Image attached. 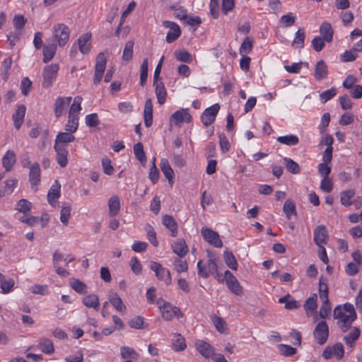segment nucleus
<instances>
[{
  "mask_svg": "<svg viewBox=\"0 0 362 362\" xmlns=\"http://www.w3.org/2000/svg\"><path fill=\"white\" fill-rule=\"evenodd\" d=\"M70 33L69 28L64 23H55L52 27L54 42L59 47H64L69 40Z\"/></svg>",
  "mask_w": 362,
  "mask_h": 362,
  "instance_id": "1",
  "label": "nucleus"
},
{
  "mask_svg": "<svg viewBox=\"0 0 362 362\" xmlns=\"http://www.w3.org/2000/svg\"><path fill=\"white\" fill-rule=\"evenodd\" d=\"M59 71V65L57 64H51L45 67L42 73L43 88H48L51 87L57 78Z\"/></svg>",
  "mask_w": 362,
  "mask_h": 362,
  "instance_id": "2",
  "label": "nucleus"
},
{
  "mask_svg": "<svg viewBox=\"0 0 362 362\" xmlns=\"http://www.w3.org/2000/svg\"><path fill=\"white\" fill-rule=\"evenodd\" d=\"M150 268L155 272L156 276L160 281H164L165 285H170L172 279L168 269L163 267L161 264L157 262H151Z\"/></svg>",
  "mask_w": 362,
  "mask_h": 362,
  "instance_id": "3",
  "label": "nucleus"
},
{
  "mask_svg": "<svg viewBox=\"0 0 362 362\" xmlns=\"http://www.w3.org/2000/svg\"><path fill=\"white\" fill-rule=\"evenodd\" d=\"M107 64V57L103 52L98 54L95 65V74L93 83L95 85L98 84L103 76Z\"/></svg>",
  "mask_w": 362,
  "mask_h": 362,
  "instance_id": "4",
  "label": "nucleus"
},
{
  "mask_svg": "<svg viewBox=\"0 0 362 362\" xmlns=\"http://www.w3.org/2000/svg\"><path fill=\"white\" fill-rule=\"evenodd\" d=\"M163 317H180L182 315L180 310L170 303L159 298L156 302Z\"/></svg>",
  "mask_w": 362,
  "mask_h": 362,
  "instance_id": "5",
  "label": "nucleus"
},
{
  "mask_svg": "<svg viewBox=\"0 0 362 362\" xmlns=\"http://www.w3.org/2000/svg\"><path fill=\"white\" fill-rule=\"evenodd\" d=\"M201 233L203 238L214 247L220 248L223 246L222 240L217 232L209 228H202Z\"/></svg>",
  "mask_w": 362,
  "mask_h": 362,
  "instance_id": "6",
  "label": "nucleus"
},
{
  "mask_svg": "<svg viewBox=\"0 0 362 362\" xmlns=\"http://www.w3.org/2000/svg\"><path fill=\"white\" fill-rule=\"evenodd\" d=\"M192 116L188 108H182L175 112L170 117L169 122L171 126L177 125L180 123H189L192 121Z\"/></svg>",
  "mask_w": 362,
  "mask_h": 362,
  "instance_id": "7",
  "label": "nucleus"
},
{
  "mask_svg": "<svg viewBox=\"0 0 362 362\" xmlns=\"http://www.w3.org/2000/svg\"><path fill=\"white\" fill-rule=\"evenodd\" d=\"M220 106L216 103L207 107L201 115V121L205 127L211 125L216 119V117L219 111Z\"/></svg>",
  "mask_w": 362,
  "mask_h": 362,
  "instance_id": "8",
  "label": "nucleus"
},
{
  "mask_svg": "<svg viewBox=\"0 0 362 362\" xmlns=\"http://www.w3.org/2000/svg\"><path fill=\"white\" fill-rule=\"evenodd\" d=\"M314 337L320 345L324 344L329 336V327L325 321L320 322L314 329Z\"/></svg>",
  "mask_w": 362,
  "mask_h": 362,
  "instance_id": "9",
  "label": "nucleus"
},
{
  "mask_svg": "<svg viewBox=\"0 0 362 362\" xmlns=\"http://www.w3.org/2000/svg\"><path fill=\"white\" fill-rule=\"evenodd\" d=\"M163 25L165 28H169V31L166 35V42L168 43L173 42L180 36L181 30L176 23L170 21H164Z\"/></svg>",
  "mask_w": 362,
  "mask_h": 362,
  "instance_id": "10",
  "label": "nucleus"
},
{
  "mask_svg": "<svg viewBox=\"0 0 362 362\" xmlns=\"http://www.w3.org/2000/svg\"><path fill=\"white\" fill-rule=\"evenodd\" d=\"M224 276L228 289L237 296L240 295L242 293V286L236 277L228 270L224 272Z\"/></svg>",
  "mask_w": 362,
  "mask_h": 362,
  "instance_id": "11",
  "label": "nucleus"
},
{
  "mask_svg": "<svg viewBox=\"0 0 362 362\" xmlns=\"http://www.w3.org/2000/svg\"><path fill=\"white\" fill-rule=\"evenodd\" d=\"M218 261L209 262L208 266H203L202 261L199 260L197 262L198 275L202 278L206 279L209 276L210 273L216 272L218 270Z\"/></svg>",
  "mask_w": 362,
  "mask_h": 362,
  "instance_id": "12",
  "label": "nucleus"
},
{
  "mask_svg": "<svg viewBox=\"0 0 362 362\" xmlns=\"http://www.w3.org/2000/svg\"><path fill=\"white\" fill-rule=\"evenodd\" d=\"M195 347L197 351L205 358H210L214 355V348L204 340H197L195 341Z\"/></svg>",
  "mask_w": 362,
  "mask_h": 362,
  "instance_id": "13",
  "label": "nucleus"
},
{
  "mask_svg": "<svg viewBox=\"0 0 362 362\" xmlns=\"http://www.w3.org/2000/svg\"><path fill=\"white\" fill-rule=\"evenodd\" d=\"M72 98L58 97L54 103V115L57 118L62 117L66 112V107L69 105Z\"/></svg>",
  "mask_w": 362,
  "mask_h": 362,
  "instance_id": "14",
  "label": "nucleus"
},
{
  "mask_svg": "<svg viewBox=\"0 0 362 362\" xmlns=\"http://www.w3.org/2000/svg\"><path fill=\"white\" fill-rule=\"evenodd\" d=\"M54 150L56 152V160L61 168H65L68 164L69 152L66 147L54 144Z\"/></svg>",
  "mask_w": 362,
  "mask_h": 362,
  "instance_id": "15",
  "label": "nucleus"
},
{
  "mask_svg": "<svg viewBox=\"0 0 362 362\" xmlns=\"http://www.w3.org/2000/svg\"><path fill=\"white\" fill-rule=\"evenodd\" d=\"M91 37L90 33H86L81 35L77 40L78 49L83 54H86L90 51L92 47Z\"/></svg>",
  "mask_w": 362,
  "mask_h": 362,
  "instance_id": "16",
  "label": "nucleus"
},
{
  "mask_svg": "<svg viewBox=\"0 0 362 362\" xmlns=\"http://www.w3.org/2000/svg\"><path fill=\"white\" fill-rule=\"evenodd\" d=\"M61 195V185L58 180H55L51 186L47 194V201L50 205L54 206L57 199Z\"/></svg>",
  "mask_w": 362,
  "mask_h": 362,
  "instance_id": "17",
  "label": "nucleus"
},
{
  "mask_svg": "<svg viewBox=\"0 0 362 362\" xmlns=\"http://www.w3.org/2000/svg\"><path fill=\"white\" fill-rule=\"evenodd\" d=\"M328 239L327 230L325 226L320 225L318 226L314 230V241L315 243L319 246L322 247L323 244L327 243Z\"/></svg>",
  "mask_w": 362,
  "mask_h": 362,
  "instance_id": "18",
  "label": "nucleus"
},
{
  "mask_svg": "<svg viewBox=\"0 0 362 362\" xmlns=\"http://www.w3.org/2000/svg\"><path fill=\"white\" fill-rule=\"evenodd\" d=\"M74 133V132H69V131L58 133L54 140V144L66 147L67 144L75 141L76 138L73 135Z\"/></svg>",
  "mask_w": 362,
  "mask_h": 362,
  "instance_id": "19",
  "label": "nucleus"
},
{
  "mask_svg": "<svg viewBox=\"0 0 362 362\" xmlns=\"http://www.w3.org/2000/svg\"><path fill=\"white\" fill-rule=\"evenodd\" d=\"M173 252L177 255V257H184L188 252V247L183 239H178L172 244Z\"/></svg>",
  "mask_w": 362,
  "mask_h": 362,
  "instance_id": "20",
  "label": "nucleus"
},
{
  "mask_svg": "<svg viewBox=\"0 0 362 362\" xmlns=\"http://www.w3.org/2000/svg\"><path fill=\"white\" fill-rule=\"evenodd\" d=\"M29 181L32 187L38 186L40 182V169L37 163H33L30 168Z\"/></svg>",
  "mask_w": 362,
  "mask_h": 362,
  "instance_id": "21",
  "label": "nucleus"
},
{
  "mask_svg": "<svg viewBox=\"0 0 362 362\" xmlns=\"http://www.w3.org/2000/svg\"><path fill=\"white\" fill-rule=\"evenodd\" d=\"M328 67L325 61L320 60L317 62L315 67V78L317 81H321L327 77Z\"/></svg>",
  "mask_w": 362,
  "mask_h": 362,
  "instance_id": "22",
  "label": "nucleus"
},
{
  "mask_svg": "<svg viewBox=\"0 0 362 362\" xmlns=\"http://www.w3.org/2000/svg\"><path fill=\"white\" fill-rule=\"evenodd\" d=\"M25 111V106L24 105H20L18 106L16 111L12 115L14 126L17 129L21 128L24 121Z\"/></svg>",
  "mask_w": 362,
  "mask_h": 362,
  "instance_id": "23",
  "label": "nucleus"
},
{
  "mask_svg": "<svg viewBox=\"0 0 362 362\" xmlns=\"http://www.w3.org/2000/svg\"><path fill=\"white\" fill-rule=\"evenodd\" d=\"M16 161V155L14 151L8 150L2 158V165L6 172L12 170Z\"/></svg>",
  "mask_w": 362,
  "mask_h": 362,
  "instance_id": "24",
  "label": "nucleus"
},
{
  "mask_svg": "<svg viewBox=\"0 0 362 362\" xmlns=\"http://www.w3.org/2000/svg\"><path fill=\"white\" fill-rule=\"evenodd\" d=\"M144 124L146 127H149L153 124V103L151 99L148 98L145 102L144 110Z\"/></svg>",
  "mask_w": 362,
  "mask_h": 362,
  "instance_id": "25",
  "label": "nucleus"
},
{
  "mask_svg": "<svg viewBox=\"0 0 362 362\" xmlns=\"http://www.w3.org/2000/svg\"><path fill=\"white\" fill-rule=\"evenodd\" d=\"M321 37L327 42H331L333 39L334 31L331 24L327 21L323 22L320 27Z\"/></svg>",
  "mask_w": 362,
  "mask_h": 362,
  "instance_id": "26",
  "label": "nucleus"
},
{
  "mask_svg": "<svg viewBox=\"0 0 362 362\" xmlns=\"http://www.w3.org/2000/svg\"><path fill=\"white\" fill-rule=\"evenodd\" d=\"M121 204L118 196H112L108 200V213L110 217L116 216L120 210Z\"/></svg>",
  "mask_w": 362,
  "mask_h": 362,
  "instance_id": "27",
  "label": "nucleus"
},
{
  "mask_svg": "<svg viewBox=\"0 0 362 362\" xmlns=\"http://www.w3.org/2000/svg\"><path fill=\"white\" fill-rule=\"evenodd\" d=\"M163 224L170 231V235L175 237L177 234V223L173 216L164 215L162 218Z\"/></svg>",
  "mask_w": 362,
  "mask_h": 362,
  "instance_id": "28",
  "label": "nucleus"
},
{
  "mask_svg": "<svg viewBox=\"0 0 362 362\" xmlns=\"http://www.w3.org/2000/svg\"><path fill=\"white\" fill-rule=\"evenodd\" d=\"M317 296L316 293H313L311 296L306 299L304 303L303 307L308 315L315 313L317 304Z\"/></svg>",
  "mask_w": 362,
  "mask_h": 362,
  "instance_id": "29",
  "label": "nucleus"
},
{
  "mask_svg": "<svg viewBox=\"0 0 362 362\" xmlns=\"http://www.w3.org/2000/svg\"><path fill=\"white\" fill-rule=\"evenodd\" d=\"M161 171L164 176L168 180L169 183L173 182L174 178V172L170 167L168 160L166 158H162L160 163Z\"/></svg>",
  "mask_w": 362,
  "mask_h": 362,
  "instance_id": "30",
  "label": "nucleus"
},
{
  "mask_svg": "<svg viewBox=\"0 0 362 362\" xmlns=\"http://www.w3.org/2000/svg\"><path fill=\"white\" fill-rule=\"evenodd\" d=\"M153 85L156 86L155 93L158 103L160 105L164 104L166 100L167 92L163 83L157 81L156 83H153Z\"/></svg>",
  "mask_w": 362,
  "mask_h": 362,
  "instance_id": "31",
  "label": "nucleus"
},
{
  "mask_svg": "<svg viewBox=\"0 0 362 362\" xmlns=\"http://www.w3.org/2000/svg\"><path fill=\"white\" fill-rule=\"evenodd\" d=\"M57 45L56 43L52 42V44L45 45L43 48V62L47 63L49 62L55 55Z\"/></svg>",
  "mask_w": 362,
  "mask_h": 362,
  "instance_id": "32",
  "label": "nucleus"
},
{
  "mask_svg": "<svg viewBox=\"0 0 362 362\" xmlns=\"http://www.w3.org/2000/svg\"><path fill=\"white\" fill-rule=\"evenodd\" d=\"M359 335V329L354 327L349 334L344 337V340L348 346L352 348L355 344V341L358 339Z\"/></svg>",
  "mask_w": 362,
  "mask_h": 362,
  "instance_id": "33",
  "label": "nucleus"
},
{
  "mask_svg": "<svg viewBox=\"0 0 362 362\" xmlns=\"http://www.w3.org/2000/svg\"><path fill=\"white\" fill-rule=\"evenodd\" d=\"M39 349L45 354H52L54 352L52 341L47 338H42L39 341Z\"/></svg>",
  "mask_w": 362,
  "mask_h": 362,
  "instance_id": "34",
  "label": "nucleus"
},
{
  "mask_svg": "<svg viewBox=\"0 0 362 362\" xmlns=\"http://www.w3.org/2000/svg\"><path fill=\"white\" fill-rule=\"evenodd\" d=\"M276 141L286 146H296L299 143V139L296 135L288 134L277 137Z\"/></svg>",
  "mask_w": 362,
  "mask_h": 362,
  "instance_id": "35",
  "label": "nucleus"
},
{
  "mask_svg": "<svg viewBox=\"0 0 362 362\" xmlns=\"http://www.w3.org/2000/svg\"><path fill=\"white\" fill-rule=\"evenodd\" d=\"M79 116L69 114L67 122L65 124V130L69 132H76L78 128Z\"/></svg>",
  "mask_w": 362,
  "mask_h": 362,
  "instance_id": "36",
  "label": "nucleus"
},
{
  "mask_svg": "<svg viewBox=\"0 0 362 362\" xmlns=\"http://www.w3.org/2000/svg\"><path fill=\"white\" fill-rule=\"evenodd\" d=\"M83 304L90 308L98 310L100 308V303L98 296L95 294H89L83 298Z\"/></svg>",
  "mask_w": 362,
  "mask_h": 362,
  "instance_id": "37",
  "label": "nucleus"
},
{
  "mask_svg": "<svg viewBox=\"0 0 362 362\" xmlns=\"http://www.w3.org/2000/svg\"><path fill=\"white\" fill-rule=\"evenodd\" d=\"M305 39V32L304 29L299 28L295 34V37L293 40L292 45L301 49L304 47Z\"/></svg>",
  "mask_w": 362,
  "mask_h": 362,
  "instance_id": "38",
  "label": "nucleus"
},
{
  "mask_svg": "<svg viewBox=\"0 0 362 362\" xmlns=\"http://www.w3.org/2000/svg\"><path fill=\"white\" fill-rule=\"evenodd\" d=\"M133 150L136 159L141 163V164L144 165L146 161V158L142 144L138 142L137 144H134Z\"/></svg>",
  "mask_w": 362,
  "mask_h": 362,
  "instance_id": "39",
  "label": "nucleus"
},
{
  "mask_svg": "<svg viewBox=\"0 0 362 362\" xmlns=\"http://www.w3.org/2000/svg\"><path fill=\"white\" fill-rule=\"evenodd\" d=\"M319 295L322 300L327 301L328 298V286L327 281L323 276L319 279Z\"/></svg>",
  "mask_w": 362,
  "mask_h": 362,
  "instance_id": "40",
  "label": "nucleus"
},
{
  "mask_svg": "<svg viewBox=\"0 0 362 362\" xmlns=\"http://www.w3.org/2000/svg\"><path fill=\"white\" fill-rule=\"evenodd\" d=\"M283 211L288 219H290L292 215L296 216V204L294 202L290 199H287L284 204Z\"/></svg>",
  "mask_w": 362,
  "mask_h": 362,
  "instance_id": "41",
  "label": "nucleus"
},
{
  "mask_svg": "<svg viewBox=\"0 0 362 362\" xmlns=\"http://www.w3.org/2000/svg\"><path fill=\"white\" fill-rule=\"evenodd\" d=\"M175 337L176 339L172 343L173 349L175 351H184L187 347L185 338L180 334H177Z\"/></svg>",
  "mask_w": 362,
  "mask_h": 362,
  "instance_id": "42",
  "label": "nucleus"
},
{
  "mask_svg": "<svg viewBox=\"0 0 362 362\" xmlns=\"http://www.w3.org/2000/svg\"><path fill=\"white\" fill-rule=\"evenodd\" d=\"M286 170L292 174H298L300 172L299 165L293 159L287 157L283 158Z\"/></svg>",
  "mask_w": 362,
  "mask_h": 362,
  "instance_id": "43",
  "label": "nucleus"
},
{
  "mask_svg": "<svg viewBox=\"0 0 362 362\" xmlns=\"http://www.w3.org/2000/svg\"><path fill=\"white\" fill-rule=\"evenodd\" d=\"M252 47L253 40L248 36L246 37L239 48L240 54L243 56V54L250 53L252 49Z\"/></svg>",
  "mask_w": 362,
  "mask_h": 362,
  "instance_id": "44",
  "label": "nucleus"
},
{
  "mask_svg": "<svg viewBox=\"0 0 362 362\" xmlns=\"http://www.w3.org/2000/svg\"><path fill=\"white\" fill-rule=\"evenodd\" d=\"M355 195L354 189H349L341 193L340 202L345 206H350L352 204L351 199Z\"/></svg>",
  "mask_w": 362,
  "mask_h": 362,
  "instance_id": "45",
  "label": "nucleus"
},
{
  "mask_svg": "<svg viewBox=\"0 0 362 362\" xmlns=\"http://www.w3.org/2000/svg\"><path fill=\"white\" fill-rule=\"evenodd\" d=\"M82 100H83V98L81 96H76L74 98L73 103L71 104V105L69 108V115L78 116L80 112L82 110V107H81Z\"/></svg>",
  "mask_w": 362,
  "mask_h": 362,
  "instance_id": "46",
  "label": "nucleus"
},
{
  "mask_svg": "<svg viewBox=\"0 0 362 362\" xmlns=\"http://www.w3.org/2000/svg\"><path fill=\"white\" fill-rule=\"evenodd\" d=\"M223 258L226 265L232 270L238 269V262L233 254L231 252L225 251Z\"/></svg>",
  "mask_w": 362,
  "mask_h": 362,
  "instance_id": "47",
  "label": "nucleus"
},
{
  "mask_svg": "<svg viewBox=\"0 0 362 362\" xmlns=\"http://www.w3.org/2000/svg\"><path fill=\"white\" fill-rule=\"evenodd\" d=\"M173 266L178 273L186 272L188 270V263L182 257H176L173 261Z\"/></svg>",
  "mask_w": 362,
  "mask_h": 362,
  "instance_id": "48",
  "label": "nucleus"
},
{
  "mask_svg": "<svg viewBox=\"0 0 362 362\" xmlns=\"http://www.w3.org/2000/svg\"><path fill=\"white\" fill-rule=\"evenodd\" d=\"M110 301L117 311L122 314L124 313L126 306L124 305L121 298L117 295V293H115L114 296L111 297Z\"/></svg>",
  "mask_w": 362,
  "mask_h": 362,
  "instance_id": "49",
  "label": "nucleus"
},
{
  "mask_svg": "<svg viewBox=\"0 0 362 362\" xmlns=\"http://www.w3.org/2000/svg\"><path fill=\"white\" fill-rule=\"evenodd\" d=\"M71 287L79 294H85L87 293V286L77 279H74L70 282Z\"/></svg>",
  "mask_w": 362,
  "mask_h": 362,
  "instance_id": "50",
  "label": "nucleus"
},
{
  "mask_svg": "<svg viewBox=\"0 0 362 362\" xmlns=\"http://www.w3.org/2000/svg\"><path fill=\"white\" fill-rule=\"evenodd\" d=\"M133 53L134 42L130 40L125 44L122 54V59L127 62L130 61L132 59Z\"/></svg>",
  "mask_w": 362,
  "mask_h": 362,
  "instance_id": "51",
  "label": "nucleus"
},
{
  "mask_svg": "<svg viewBox=\"0 0 362 362\" xmlns=\"http://www.w3.org/2000/svg\"><path fill=\"white\" fill-rule=\"evenodd\" d=\"M121 356L124 359L132 358V359H137L139 358V354L136 352L134 349L129 346H122L120 349Z\"/></svg>",
  "mask_w": 362,
  "mask_h": 362,
  "instance_id": "52",
  "label": "nucleus"
},
{
  "mask_svg": "<svg viewBox=\"0 0 362 362\" xmlns=\"http://www.w3.org/2000/svg\"><path fill=\"white\" fill-rule=\"evenodd\" d=\"M148 69V59L145 58L143 59V62L141 65L140 83H141V86H144L146 84V81H147Z\"/></svg>",
  "mask_w": 362,
  "mask_h": 362,
  "instance_id": "53",
  "label": "nucleus"
},
{
  "mask_svg": "<svg viewBox=\"0 0 362 362\" xmlns=\"http://www.w3.org/2000/svg\"><path fill=\"white\" fill-rule=\"evenodd\" d=\"M213 323L220 333L225 334L228 333V325L223 318H214Z\"/></svg>",
  "mask_w": 362,
  "mask_h": 362,
  "instance_id": "54",
  "label": "nucleus"
},
{
  "mask_svg": "<svg viewBox=\"0 0 362 362\" xmlns=\"http://www.w3.org/2000/svg\"><path fill=\"white\" fill-rule=\"evenodd\" d=\"M71 207L69 204L64 205L62 207L60 213V221L64 225L67 226L71 216Z\"/></svg>",
  "mask_w": 362,
  "mask_h": 362,
  "instance_id": "55",
  "label": "nucleus"
},
{
  "mask_svg": "<svg viewBox=\"0 0 362 362\" xmlns=\"http://www.w3.org/2000/svg\"><path fill=\"white\" fill-rule=\"evenodd\" d=\"M175 57L177 61L182 62H191L192 60V55L187 50H177L175 52Z\"/></svg>",
  "mask_w": 362,
  "mask_h": 362,
  "instance_id": "56",
  "label": "nucleus"
},
{
  "mask_svg": "<svg viewBox=\"0 0 362 362\" xmlns=\"http://www.w3.org/2000/svg\"><path fill=\"white\" fill-rule=\"evenodd\" d=\"M26 21V19L23 15H16L14 16L13 25L16 29V33H19V34H21V31L24 28Z\"/></svg>",
  "mask_w": 362,
  "mask_h": 362,
  "instance_id": "57",
  "label": "nucleus"
},
{
  "mask_svg": "<svg viewBox=\"0 0 362 362\" xmlns=\"http://www.w3.org/2000/svg\"><path fill=\"white\" fill-rule=\"evenodd\" d=\"M337 89L334 87L331 88L329 90H326L320 93V100L322 103H325L328 100L333 98L337 95Z\"/></svg>",
  "mask_w": 362,
  "mask_h": 362,
  "instance_id": "58",
  "label": "nucleus"
},
{
  "mask_svg": "<svg viewBox=\"0 0 362 362\" xmlns=\"http://www.w3.org/2000/svg\"><path fill=\"white\" fill-rule=\"evenodd\" d=\"M296 20V17L292 13H288L281 17L279 22L284 27L287 28L293 25Z\"/></svg>",
  "mask_w": 362,
  "mask_h": 362,
  "instance_id": "59",
  "label": "nucleus"
},
{
  "mask_svg": "<svg viewBox=\"0 0 362 362\" xmlns=\"http://www.w3.org/2000/svg\"><path fill=\"white\" fill-rule=\"evenodd\" d=\"M171 10H174V16L184 22L185 19L187 17V10L182 6L175 7L170 6Z\"/></svg>",
  "mask_w": 362,
  "mask_h": 362,
  "instance_id": "60",
  "label": "nucleus"
},
{
  "mask_svg": "<svg viewBox=\"0 0 362 362\" xmlns=\"http://www.w3.org/2000/svg\"><path fill=\"white\" fill-rule=\"evenodd\" d=\"M210 14L214 19H218L220 14L219 0H210Z\"/></svg>",
  "mask_w": 362,
  "mask_h": 362,
  "instance_id": "61",
  "label": "nucleus"
},
{
  "mask_svg": "<svg viewBox=\"0 0 362 362\" xmlns=\"http://www.w3.org/2000/svg\"><path fill=\"white\" fill-rule=\"evenodd\" d=\"M29 290L33 294L45 296L49 293V290L47 285L35 284L30 287Z\"/></svg>",
  "mask_w": 362,
  "mask_h": 362,
  "instance_id": "62",
  "label": "nucleus"
},
{
  "mask_svg": "<svg viewBox=\"0 0 362 362\" xmlns=\"http://www.w3.org/2000/svg\"><path fill=\"white\" fill-rule=\"evenodd\" d=\"M32 207V204L29 201L25 199H22L18 201L16 206V209L19 212H23V214H26L28 212Z\"/></svg>",
  "mask_w": 362,
  "mask_h": 362,
  "instance_id": "63",
  "label": "nucleus"
},
{
  "mask_svg": "<svg viewBox=\"0 0 362 362\" xmlns=\"http://www.w3.org/2000/svg\"><path fill=\"white\" fill-rule=\"evenodd\" d=\"M235 7L234 0H222L221 11L223 15L227 16Z\"/></svg>",
  "mask_w": 362,
  "mask_h": 362,
  "instance_id": "64",
  "label": "nucleus"
}]
</instances>
